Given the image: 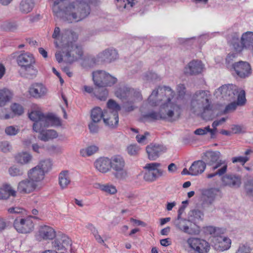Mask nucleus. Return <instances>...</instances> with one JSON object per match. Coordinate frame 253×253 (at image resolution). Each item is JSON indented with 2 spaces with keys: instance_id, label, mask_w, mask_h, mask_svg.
Returning a JSON list of instances; mask_svg holds the SVG:
<instances>
[{
  "instance_id": "f257e3e1",
  "label": "nucleus",
  "mask_w": 253,
  "mask_h": 253,
  "mask_svg": "<svg viewBox=\"0 0 253 253\" xmlns=\"http://www.w3.org/2000/svg\"><path fill=\"white\" fill-rule=\"evenodd\" d=\"M148 101L152 106L160 105L159 112L152 111L143 116L142 119L148 122L165 120L173 122L178 120L182 113L181 106L178 104L175 93L169 87L164 86L154 90Z\"/></svg>"
},
{
  "instance_id": "f03ea898",
  "label": "nucleus",
  "mask_w": 253,
  "mask_h": 253,
  "mask_svg": "<svg viewBox=\"0 0 253 253\" xmlns=\"http://www.w3.org/2000/svg\"><path fill=\"white\" fill-rule=\"evenodd\" d=\"M97 0H56L52 7L54 15L68 23L79 22L90 13V4L96 3Z\"/></svg>"
},
{
  "instance_id": "7ed1b4c3",
  "label": "nucleus",
  "mask_w": 253,
  "mask_h": 253,
  "mask_svg": "<svg viewBox=\"0 0 253 253\" xmlns=\"http://www.w3.org/2000/svg\"><path fill=\"white\" fill-rule=\"evenodd\" d=\"M115 93L124 102L123 108L127 112L133 111L136 108L134 104L142 100V95L139 90L126 86L117 88Z\"/></svg>"
},
{
  "instance_id": "20e7f679",
  "label": "nucleus",
  "mask_w": 253,
  "mask_h": 253,
  "mask_svg": "<svg viewBox=\"0 0 253 253\" xmlns=\"http://www.w3.org/2000/svg\"><path fill=\"white\" fill-rule=\"evenodd\" d=\"M211 94L207 90H198L193 95L191 102V110L194 113H199L202 117L212 110L210 101Z\"/></svg>"
},
{
  "instance_id": "39448f33",
  "label": "nucleus",
  "mask_w": 253,
  "mask_h": 253,
  "mask_svg": "<svg viewBox=\"0 0 253 253\" xmlns=\"http://www.w3.org/2000/svg\"><path fill=\"white\" fill-rule=\"evenodd\" d=\"M29 117L34 122L33 128L35 131H39V126H59L61 125L60 119L52 114L44 115L40 111H33L29 114Z\"/></svg>"
},
{
  "instance_id": "423d86ee",
  "label": "nucleus",
  "mask_w": 253,
  "mask_h": 253,
  "mask_svg": "<svg viewBox=\"0 0 253 253\" xmlns=\"http://www.w3.org/2000/svg\"><path fill=\"white\" fill-rule=\"evenodd\" d=\"M62 51H58L55 54L56 60L59 63L63 61L71 63L81 58L83 54L82 47L75 43H67L61 49Z\"/></svg>"
},
{
  "instance_id": "0eeeda50",
  "label": "nucleus",
  "mask_w": 253,
  "mask_h": 253,
  "mask_svg": "<svg viewBox=\"0 0 253 253\" xmlns=\"http://www.w3.org/2000/svg\"><path fill=\"white\" fill-rule=\"evenodd\" d=\"M17 62L24 70V76L26 78L33 79L36 77L38 70L34 67L36 61L32 54L29 52L20 54L17 57Z\"/></svg>"
},
{
  "instance_id": "6e6552de",
  "label": "nucleus",
  "mask_w": 253,
  "mask_h": 253,
  "mask_svg": "<svg viewBox=\"0 0 253 253\" xmlns=\"http://www.w3.org/2000/svg\"><path fill=\"white\" fill-rule=\"evenodd\" d=\"M207 230L212 235L211 241L215 249L223 251L230 247L231 241L223 235L225 231L224 229L210 226Z\"/></svg>"
},
{
  "instance_id": "1a4fd4ad",
  "label": "nucleus",
  "mask_w": 253,
  "mask_h": 253,
  "mask_svg": "<svg viewBox=\"0 0 253 253\" xmlns=\"http://www.w3.org/2000/svg\"><path fill=\"white\" fill-rule=\"evenodd\" d=\"M53 39L55 40L54 44L56 47H59L58 41H61V42H67L69 43H75L78 38V36L76 32L70 29H65L63 30L61 33L60 29L56 27L54 28L53 33L52 35Z\"/></svg>"
},
{
  "instance_id": "9d476101",
  "label": "nucleus",
  "mask_w": 253,
  "mask_h": 253,
  "mask_svg": "<svg viewBox=\"0 0 253 253\" xmlns=\"http://www.w3.org/2000/svg\"><path fill=\"white\" fill-rule=\"evenodd\" d=\"M92 78L95 85L99 88L111 86L117 81V78L103 71L93 72Z\"/></svg>"
},
{
  "instance_id": "9b49d317",
  "label": "nucleus",
  "mask_w": 253,
  "mask_h": 253,
  "mask_svg": "<svg viewBox=\"0 0 253 253\" xmlns=\"http://www.w3.org/2000/svg\"><path fill=\"white\" fill-rule=\"evenodd\" d=\"M38 219L35 216L29 215L27 217H17L13 222L15 229L21 233H28L34 228V224L32 219Z\"/></svg>"
},
{
  "instance_id": "f8f14e48",
  "label": "nucleus",
  "mask_w": 253,
  "mask_h": 253,
  "mask_svg": "<svg viewBox=\"0 0 253 253\" xmlns=\"http://www.w3.org/2000/svg\"><path fill=\"white\" fill-rule=\"evenodd\" d=\"M161 164L159 163H151L147 164L144 168L148 171L143 176V178L146 181L153 182L158 178L162 176L164 171L160 169Z\"/></svg>"
},
{
  "instance_id": "ddd939ff",
  "label": "nucleus",
  "mask_w": 253,
  "mask_h": 253,
  "mask_svg": "<svg viewBox=\"0 0 253 253\" xmlns=\"http://www.w3.org/2000/svg\"><path fill=\"white\" fill-rule=\"evenodd\" d=\"M242 90L235 85L232 84H225L219 87L216 91L217 96L223 98L224 99L231 101L235 98Z\"/></svg>"
},
{
  "instance_id": "4468645a",
  "label": "nucleus",
  "mask_w": 253,
  "mask_h": 253,
  "mask_svg": "<svg viewBox=\"0 0 253 253\" xmlns=\"http://www.w3.org/2000/svg\"><path fill=\"white\" fill-rule=\"evenodd\" d=\"M110 167L115 171V176L120 179L125 178L127 176V171L125 169V162L120 155H115L110 159Z\"/></svg>"
},
{
  "instance_id": "2eb2a0df",
  "label": "nucleus",
  "mask_w": 253,
  "mask_h": 253,
  "mask_svg": "<svg viewBox=\"0 0 253 253\" xmlns=\"http://www.w3.org/2000/svg\"><path fill=\"white\" fill-rule=\"evenodd\" d=\"M220 155L219 152L207 151L204 153L202 159L206 164L212 166V169L214 170L224 165H227L224 161L219 160Z\"/></svg>"
},
{
  "instance_id": "dca6fc26",
  "label": "nucleus",
  "mask_w": 253,
  "mask_h": 253,
  "mask_svg": "<svg viewBox=\"0 0 253 253\" xmlns=\"http://www.w3.org/2000/svg\"><path fill=\"white\" fill-rule=\"evenodd\" d=\"M71 245V240L65 235H59L51 243L52 248L58 251L70 250Z\"/></svg>"
},
{
  "instance_id": "f3484780",
  "label": "nucleus",
  "mask_w": 253,
  "mask_h": 253,
  "mask_svg": "<svg viewBox=\"0 0 253 253\" xmlns=\"http://www.w3.org/2000/svg\"><path fill=\"white\" fill-rule=\"evenodd\" d=\"M56 236V232L52 227L48 225H42L39 227L36 235L39 241L51 240Z\"/></svg>"
},
{
  "instance_id": "a211bd4d",
  "label": "nucleus",
  "mask_w": 253,
  "mask_h": 253,
  "mask_svg": "<svg viewBox=\"0 0 253 253\" xmlns=\"http://www.w3.org/2000/svg\"><path fill=\"white\" fill-rule=\"evenodd\" d=\"M28 92L30 97L35 99H40L46 95L47 89L43 84L34 83L29 86Z\"/></svg>"
},
{
  "instance_id": "6ab92c4d",
  "label": "nucleus",
  "mask_w": 253,
  "mask_h": 253,
  "mask_svg": "<svg viewBox=\"0 0 253 253\" xmlns=\"http://www.w3.org/2000/svg\"><path fill=\"white\" fill-rule=\"evenodd\" d=\"M190 246L199 253H207L210 249V245L206 241L199 238L189 239L188 241Z\"/></svg>"
},
{
  "instance_id": "aec40b11",
  "label": "nucleus",
  "mask_w": 253,
  "mask_h": 253,
  "mask_svg": "<svg viewBox=\"0 0 253 253\" xmlns=\"http://www.w3.org/2000/svg\"><path fill=\"white\" fill-rule=\"evenodd\" d=\"M232 66L236 74L240 78H245L251 74V67L247 62L241 61L233 63Z\"/></svg>"
},
{
  "instance_id": "412c9836",
  "label": "nucleus",
  "mask_w": 253,
  "mask_h": 253,
  "mask_svg": "<svg viewBox=\"0 0 253 253\" xmlns=\"http://www.w3.org/2000/svg\"><path fill=\"white\" fill-rule=\"evenodd\" d=\"M146 150L148 159L150 160L154 161L166 152V148L163 145L151 144L146 147Z\"/></svg>"
},
{
  "instance_id": "4be33fe9",
  "label": "nucleus",
  "mask_w": 253,
  "mask_h": 253,
  "mask_svg": "<svg viewBox=\"0 0 253 253\" xmlns=\"http://www.w3.org/2000/svg\"><path fill=\"white\" fill-rule=\"evenodd\" d=\"M38 185L37 183L29 179H26L20 181L17 186V191L22 194H29L34 191Z\"/></svg>"
},
{
  "instance_id": "5701e85b",
  "label": "nucleus",
  "mask_w": 253,
  "mask_h": 253,
  "mask_svg": "<svg viewBox=\"0 0 253 253\" xmlns=\"http://www.w3.org/2000/svg\"><path fill=\"white\" fill-rule=\"evenodd\" d=\"M238 95L237 102H232L226 106L223 110L224 114H227L234 111L238 106H243L246 103V93L245 90H242Z\"/></svg>"
},
{
  "instance_id": "b1692460",
  "label": "nucleus",
  "mask_w": 253,
  "mask_h": 253,
  "mask_svg": "<svg viewBox=\"0 0 253 253\" xmlns=\"http://www.w3.org/2000/svg\"><path fill=\"white\" fill-rule=\"evenodd\" d=\"M223 185L233 188H238L241 184V177L235 174H227L221 179Z\"/></svg>"
},
{
  "instance_id": "393cba45",
  "label": "nucleus",
  "mask_w": 253,
  "mask_h": 253,
  "mask_svg": "<svg viewBox=\"0 0 253 253\" xmlns=\"http://www.w3.org/2000/svg\"><path fill=\"white\" fill-rule=\"evenodd\" d=\"M203 69L202 62L198 60H192L185 68V73L190 75H195L201 73Z\"/></svg>"
},
{
  "instance_id": "a878e982",
  "label": "nucleus",
  "mask_w": 253,
  "mask_h": 253,
  "mask_svg": "<svg viewBox=\"0 0 253 253\" xmlns=\"http://www.w3.org/2000/svg\"><path fill=\"white\" fill-rule=\"evenodd\" d=\"M103 121L105 124L110 127H116L119 123L118 113H112L108 111H104Z\"/></svg>"
},
{
  "instance_id": "bb28decb",
  "label": "nucleus",
  "mask_w": 253,
  "mask_h": 253,
  "mask_svg": "<svg viewBox=\"0 0 253 253\" xmlns=\"http://www.w3.org/2000/svg\"><path fill=\"white\" fill-rule=\"evenodd\" d=\"M47 127L48 126H43L42 125L41 127H39L40 129L39 131H36L40 133L39 138L44 141H48L49 140L55 138L58 136L57 132L54 130H44V128Z\"/></svg>"
},
{
  "instance_id": "cd10ccee",
  "label": "nucleus",
  "mask_w": 253,
  "mask_h": 253,
  "mask_svg": "<svg viewBox=\"0 0 253 253\" xmlns=\"http://www.w3.org/2000/svg\"><path fill=\"white\" fill-rule=\"evenodd\" d=\"M44 175L45 173L37 166L28 172V178L36 183L42 181L44 178Z\"/></svg>"
},
{
  "instance_id": "c85d7f7f",
  "label": "nucleus",
  "mask_w": 253,
  "mask_h": 253,
  "mask_svg": "<svg viewBox=\"0 0 253 253\" xmlns=\"http://www.w3.org/2000/svg\"><path fill=\"white\" fill-rule=\"evenodd\" d=\"M110 159L108 158H100L94 163L95 168L100 172L106 173L110 169Z\"/></svg>"
},
{
  "instance_id": "c756f323",
  "label": "nucleus",
  "mask_w": 253,
  "mask_h": 253,
  "mask_svg": "<svg viewBox=\"0 0 253 253\" xmlns=\"http://www.w3.org/2000/svg\"><path fill=\"white\" fill-rule=\"evenodd\" d=\"M98 57L101 58V61L111 62L118 57V54L116 50L108 49L101 53Z\"/></svg>"
},
{
  "instance_id": "7c9ffc66",
  "label": "nucleus",
  "mask_w": 253,
  "mask_h": 253,
  "mask_svg": "<svg viewBox=\"0 0 253 253\" xmlns=\"http://www.w3.org/2000/svg\"><path fill=\"white\" fill-rule=\"evenodd\" d=\"M190 167L193 176H196L202 173L205 171L206 164L202 160H198L194 161Z\"/></svg>"
},
{
  "instance_id": "2f4dec72",
  "label": "nucleus",
  "mask_w": 253,
  "mask_h": 253,
  "mask_svg": "<svg viewBox=\"0 0 253 253\" xmlns=\"http://www.w3.org/2000/svg\"><path fill=\"white\" fill-rule=\"evenodd\" d=\"M16 195V192L9 184H4L0 188V199H7L10 196L15 197Z\"/></svg>"
},
{
  "instance_id": "473e14b6",
  "label": "nucleus",
  "mask_w": 253,
  "mask_h": 253,
  "mask_svg": "<svg viewBox=\"0 0 253 253\" xmlns=\"http://www.w3.org/2000/svg\"><path fill=\"white\" fill-rule=\"evenodd\" d=\"M59 184L62 189L66 188L71 182L69 171L64 170L61 171L59 175Z\"/></svg>"
},
{
  "instance_id": "72a5a7b5",
  "label": "nucleus",
  "mask_w": 253,
  "mask_h": 253,
  "mask_svg": "<svg viewBox=\"0 0 253 253\" xmlns=\"http://www.w3.org/2000/svg\"><path fill=\"white\" fill-rule=\"evenodd\" d=\"M95 187L111 195L115 194L117 192L116 187L112 184L96 183L95 184Z\"/></svg>"
},
{
  "instance_id": "f704fd0d",
  "label": "nucleus",
  "mask_w": 253,
  "mask_h": 253,
  "mask_svg": "<svg viewBox=\"0 0 253 253\" xmlns=\"http://www.w3.org/2000/svg\"><path fill=\"white\" fill-rule=\"evenodd\" d=\"M34 6L33 0H23L20 4V11L24 13H28L31 12Z\"/></svg>"
},
{
  "instance_id": "c9c22d12",
  "label": "nucleus",
  "mask_w": 253,
  "mask_h": 253,
  "mask_svg": "<svg viewBox=\"0 0 253 253\" xmlns=\"http://www.w3.org/2000/svg\"><path fill=\"white\" fill-rule=\"evenodd\" d=\"M16 161L21 164H26L29 163L31 159L32 156L26 152L19 153L15 156Z\"/></svg>"
},
{
  "instance_id": "e433bc0d",
  "label": "nucleus",
  "mask_w": 253,
  "mask_h": 253,
  "mask_svg": "<svg viewBox=\"0 0 253 253\" xmlns=\"http://www.w3.org/2000/svg\"><path fill=\"white\" fill-rule=\"evenodd\" d=\"M136 0H117V6L120 10L124 9H129L132 8Z\"/></svg>"
},
{
  "instance_id": "4c0bfd02",
  "label": "nucleus",
  "mask_w": 253,
  "mask_h": 253,
  "mask_svg": "<svg viewBox=\"0 0 253 253\" xmlns=\"http://www.w3.org/2000/svg\"><path fill=\"white\" fill-rule=\"evenodd\" d=\"M104 112L100 107L94 108L91 112L92 121L94 122H99L102 118L103 119Z\"/></svg>"
},
{
  "instance_id": "58836bf2",
  "label": "nucleus",
  "mask_w": 253,
  "mask_h": 253,
  "mask_svg": "<svg viewBox=\"0 0 253 253\" xmlns=\"http://www.w3.org/2000/svg\"><path fill=\"white\" fill-rule=\"evenodd\" d=\"M11 92L7 89L0 90V107L4 106L11 98Z\"/></svg>"
},
{
  "instance_id": "ea45409f",
  "label": "nucleus",
  "mask_w": 253,
  "mask_h": 253,
  "mask_svg": "<svg viewBox=\"0 0 253 253\" xmlns=\"http://www.w3.org/2000/svg\"><path fill=\"white\" fill-rule=\"evenodd\" d=\"M98 150V147L95 145H91L86 148L81 149L80 154L83 157H88L94 154Z\"/></svg>"
},
{
  "instance_id": "a19ab883",
  "label": "nucleus",
  "mask_w": 253,
  "mask_h": 253,
  "mask_svg": "<svg viewBox=\"0 0 253 253\" xmlns=\"http://www.w3.org/2000/svg\"><path fill=\"white\" fill-rule=\"evenodd\" d=\"M52 165L51 161L50 160H46L41 161L37 167H38L41 170L45 173L51 169Z\"/></svg>"
},
{
  "instance_id": "79ce46f5",
  "label": "nucleus",
  "mask_w": 253,
  "mask_h": 253,
  "mask_svg": "<svg viewBox=\"0 0 253 253\" xmlns=\"http://www.w3.org/2000/svg\"><path fill=\"white\" fill-rule=\"evenodd\" d=\"M107 108L108 110L106 111L112 113H118V112L121 110L120 106L112 99L108 100L107 102Z\"/></svg>"
},
{
  "instance_id": "37998d69",
  "label": "nucleus",
  "mask_w": 253,
  "mask_h": 253,
  "mask_svg": "<svg viewBox=\"0 0 253 253\" xmlns=\"http://www.w3.org/2000/svg\"><path fill=\"white\" fill-rule=\"evenodd\" d=\"M176 226L180 230L185 233H190L189 232V227L187 225V220L185 219H180L176 220L175 222Z\"/></svg>"
},
{
  "instance_id": "c03bdc74",
  "label": "nucleus",
  "mask_w": 253,
  "mask_h": 253,
  "mask_svg": "<svg viewBox=\"0 0 253 253\" xmlns=\"http://www.w3.org/2000/svg\"><path fill=\"white\" fill-rule=\"evenodd\" d=\"M11 112L14 116L15 115H21L24 112L23 107L19 104L14 103L11 106Z\"/></svg>"
},
{
  "instance_id": "a18cd8bd",
  "label": "nucleus",
  "mask_w": 253,
  "mask_h": 253,
  "mask_svg": "<svg viewBox=\"0 0 253 253\" xmlns=\"http://www.w3.org/2000/svg\"><path fill=\"white\" fill-rule=\"evenodd\" d=\"M216 191V189L213 188L207 189L205 191L204 194L209 199L210 203H211L214 200Z\"/></svg>"
},
{
  "instance_id": "49530a36",
  "label": "nucleus",
  "mask_w": 253,
  "mask_h": 253,
  "mask_svg": "<svg viewBox=\"0 0 253 253\" xmlns=\"http://www.w3.org/2000/svg\"><path fill=\"white\" fill-rule=\"evenodd\" d=\"M14 117L13 114L9 112L8 109L2 108L0 110V119L7 120Z\"/></svg>"
},
{
  "instance_id": "de8ad7c7",
  "label": "nucleus",
  "mask_w": 253,
  "mask_h": 253,
  "mask_svg": "<svg viewBox=\"0 0 253 253\" xmlns=\"http://www.w3.org/2000/svg\"><path fill=\"white\" fill-rule=\"evenodd\" d=\"M227 169V165H224L221 168L219 169L216 172L207 174V177L208 178H211L217 175H222L226 172Z\"/></svg>"
},
{
  "instance_id": "09e8293b",
  "label": "nucleus",
  "mask_w": 253,
  "mask_h": 253,
  "mask_svg": "<svg viewBox=\"0 0 253 253\" xmlns=\"http://www.w3.org/2000/svg\"><path fill=\"white\" fill-rule=\"evenodd\" d=\"M8 172L11 176H18L22 175L23 173L22 170L15 166H12L8 169Z\"/></svg>"
},
{
  "instance_id": "8fccbe9b",
  "label": "nucleus",
  "mask_w": 253,
  "mask_h": 253,
  "mask_svg": "<svg viewBox=\"0 0 253 253\" xmlns=\"http://www.w3.org/2000/svg\"><path fill=\"white\" fill-rule=\"evenodd\" d=\"M245 189L248 195L253 196V179L248 180L245 183Z\"/></svg>"
},
{
  "instance_id": "3c124183",
  "label": "nucleus",
  "mask_w": 253,
  "mask_h": 253,
  "mask_svg": "<svg viewBox=\"0 0 253 253\" xmlns=\"http://www.w3.org/2000/svg\"><path fill=\"white\" fill-rule=\"evenodd\" d=\"M249 160V157L248 156H238L232 158V162L233 163H240L242 165H244Z\"/></svg>"
},
{
  "instance_id": "603ef678",
  "label": "nucleus",
  "mask_w": 253,
  "mask_h": 253,
  "mask_svg": "<svg viewBox=\"0 0 253 253\" xmlns=\"http://www.w3.org/2000/svg\"><path fill=\"white\" fill-rule=\"evenodd\" d=\"M150 135V133L149 132L146 131L145 132L144 134H138L136 136V139L137 141L139 143L142 144H146V139L147 137Z\"/></svg>"
},
{
  "instance_id": "864d4df0",
  "label": "nucleus",
  "mask_w": 253,
  "mask_h": 253,
  "mask_svg": "<svg viewBox=\"0 0 253 253\" xmlns=\"http://www.w3.org/2000/svg\"><path fill=\"white\" fill-rule=\"evenodd\" d=\"M19 131V129L14 126H9L5 128V132L8 135H15Z\"/></svg>"
},
{
  "instance_id": "5fc2aeb1",
  "label": "nucleus",
  "mask_w": 253,
  "mask_h": 253,
  "mask_svg": "<svg viewBox=\"0 0 253 253\" xmlns=\"http://www.w3.org/2000/svg\"><path fill=\"white\" fill-rule=\"evenodd\" d=\"M238 53L239 52L236 51V53L233 52L229 53L226 58V64L227 65H229L231 64L233 65L232 63L237 57Z\"/></svg>"
},
{
  "instance_id": "6e6d98bb",
  "label": "nucleus",
  "mask_w": 253,
  "mask_h": 253,
  "mask_svg": "<svg viewBox=\"0 0 253 253\" xmlns=\"http://www.w3.org/2000/svg\"><path fill=\"white\" fill-rule=\"evenodd\" d=\"M139 150V147L136 145H130L127 148V151L130 155L137 154Z\"/></svg>"
},
{
  "instance_id": "4d7b16f0",
  "label": "nucleus",
  "mask_w": 253,
  "mask_h": 253,
  "mask_svg": "<svg viewBox=\"0 0 253 253\" xmlns=\"http://www.w3.org/2000/svg\"><path fill=\"white\" fill-rule=\"evenodd\" d=\"M11 147L7 141L0 142V150L3 152L6 153L11 149Z\"/></svg>"
},
{
  "instance_id": "13d9d810",
  "label": "nucleus",
  "mask_w": 253,
  "mask_h": 253,
  "mask_svg": "<svg viewBox=\"0 0 253 253\" xmlns=\"http://www.w3.org/2000/svg\"><path fill=\"white\" fill-rule=\"evenodd\" d=\"M177 92L178 97L179 98H181L184 96L186 92V88L184 84H179L177 85Z\"/></svg>"
},
{
  "instance_id": "bf43d9fd",
  "label": "nucleus",
  "mask_w": 253,
  "mask_h": 253,
  "mask_svg": "<svg viewBox=\"0 0 253 253\" xmlns=\"http://www.w3.org/2000/svg\"><path fill=\"white\" fill-rule=\"evenodd\" d=\"M108 95V91L106 88L103 89L96 95L97 98L100 100H105L107 98Z\"/></svg>"
},
{
  "instance_id": "052dcab7",
  "label": "nucleus",
  "mask_w": 253,
  "mask_h": 253,
  "mask_svg": "<svg viewBox=\"0 0 253 253\" xmlns=\"http://www.w3.org/2000/svg\"><path fill=\"white\" fill-rule=\"evenodd\" d=\"M97 122H94L92 121L89 124L88 127L91 132L96 133L98 131L99 126L97 124Z\"/></svg>"
},
{
  "instance_id": "680f3d73",
  "label": "nucleus",
  "mask_w": 253,
  "mask_h": 253,
  "mask_svg": "<svg viewBox=\"0 0 253 253\" xmlns=\"http://www.w3.org/2000/svg\"><path fill=\"white\" fill-rule=\"evenodd\" d=\"M18 25L16 22H8L6 25V28L9 31H14L17 29Z\"/></svg>"
},
{
  "instance_id": "e2e57ef3",
  "label": "nucleus",
  "mask_w": 253,
  "mask_h": 253,
  "mask_svg": "<svg viewBox=\"0 0 253 253\" xmlns=\"http://www.w3.org/2000/svg\"><path fill=\"white\" fill-rule=\"evenodd\" d=\"M86 227L91 232L93 236L98 233L97 228L91 223H88L86 226Z\"/></svg>"
},
{
  "instance_id": "0e129e2a",
  "label": "nucleus",
  "mask_w": 253,
  "mask_h": 253,
  "mask_svg": "<svg viewBox=\"0 0 253 253\" xmlns=\"http://www.w3.org/2000/svg\"><path fill=\"white\" fill-rule=\"evenodd\" d=\"M207 133V126L204 128H199L194 131V134L196 135H203Z\"/></svg>"
},
{
  "instance_id": "69168bd1",
  "label": "nucleus",
  "mask_w": 253,
  "mask_h": 253,
  "mask_svg": "<svg viewBox=\"0 0 253 253\" xmlns=\"http://www.w3.org/2000/svg\"><path fill=\"white\" fill-rule=\"evenodd\" d=\"M226 118H222L221 119L219 120L214 121L212 124V126L214 128H216L217 126H218L219 125L222 124L224 122L226 121Z\"/></svg>"
},
{
  "instance_id": "338daca9",
  "label": "nucleus",
  "mask_w": 253,
  "mask_h": 253,
  "mask_svg": "<svg viewBox=\"0 0 253 253\" xmlns=\"http://www.w3.org/2000/svg\"><path fill=\"white\" fill-rule=\"evenodd\" d=\"M24 210L23 209L18 207H12L10 208L8 210V211L10 213H22Z\"/></svg>"
},
{
  "instance_id": "774afa93",
  "label": "nucleus",
  "mask_w": 253,
  "mask_h": 253,
  "mask_svg": "<svg viewBox=\"0 0 253 253\" xmlns=\"http://www.w3.org/2000/svg\"><path fill=\"white\" fill-rule=\"evenodd\" d=\"M232 131L234 133H239L242 131L243 128L242 126L238 125H234L232 126Z\"/></svg>"
}]
</instances>
